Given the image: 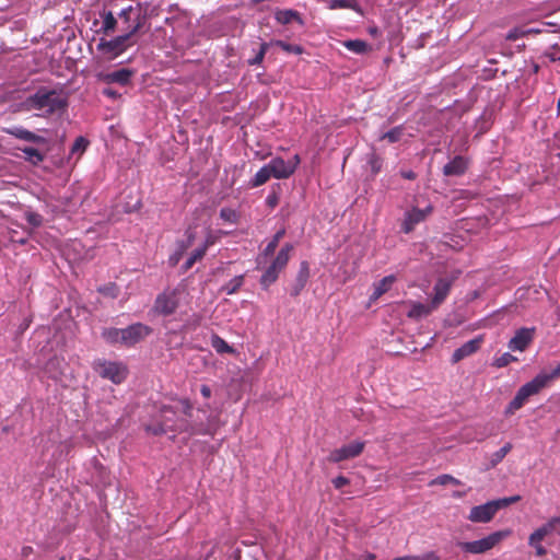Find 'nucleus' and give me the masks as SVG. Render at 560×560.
<instances>
[{
  "label": "nucleus",
  "mask_w": 560,
  "mask_h": 560,
  "mask_svg": "<svg viewBox=\"0 0 560 560\" xmlns=\"http://www.w3.org/2000/svg\"><path fill=\"white\" fill-rule=\"evenodd\" d=\"M343 46L354 52V54H364L368 51L369 49V44L362 39H350V40H346L343 43Z\"/></svg>",
  "instance_id": "obj_34"
},
{
  "label": "nucleus",
  "mask_w": 560,
  "mask_h": 560,
  "mask_svg": "<svg viewBox=\"0 0 560 560\" xmlns=\"http://www.w3.org/2000/svg\"><path fill=\"white\" fill-rule=\"evenodd\" d=\"M88 147V141L83 138V137H79L75 139L74 143L72 144V148H71V153L72 154H81Z\"/></svg>",
  "instance_id": "obj_48"
},
{
  "label": "nucleus",
  "mask_w": 560,
  "mask_h": 560,
  "mask_svg": "<svg viewBox=\"0 0 560 560\" xmlns=\"http://www.w3.org/2000/svg\"><path fill=\"white\" fill-rule=\"evenodd\" d=\"M349 483V479L343 476H338L332 479V485L336 489H341Z\"/></svg>",
  "instance_id": "obj_55"
},
{
  "label": "nucleus",
  "mask_w": 560,
  "mask_h": 560,
  "mask_svg": "<svg viewBox=\"0 0 560 560\" xmlns=\"http://www.w3.org/2000/svg\"><path fill=\"white\" fill-rule=\"evenodd\" d=\"M512 447H513L512 444L508 442L500 450H498L497 452L492 453L488 457V464H487L486 468L487 469L494 468L511 452Z\"/></svg>",
  "instance_id": "obj_28"
},
{
  "label": "nucleus",
  "mask_w": 560,
  "mask_h": 560,
  "mask_svg": "<svg viewBox=\"0 0 560 560\" xmlns=\"http://www.w3.org/2000/svg\"><path fill=\"white\" fill-rule=\"evenodd\" d=\"M215 243V236L209 232L205 238V242L203 244L200 246V247H205V253L207 252V249L212 246L213 244Z\"/></svg>",
  "instance_id": "obj_57"
},
{
  "label": "nucleus",
  "mask_w": 560,
  "mask_h": 560,
  "mask_svg": "<svg viewBox=\"0 0 560 560\" xmlns=\"http://www.w3.org/2000/svg\"><path fill=\"white\" fill-rule=\"evenodd\" d=\"M364 446L365 443L363 441H353L331 451L328 455V460L330 463H340L342 460L354 458L363 452Z\"/></svg>",
  "instance_id": "obj_8"
},
{
  "label": "nucleus",
  "mask_w": 560,
  "mask_h": 560,
  "mask_svg": "<svg viewBox=\"0 0 560 560\" xmlns=\"http://www.w3.org/2000/svg\"><path fill=\"white\" fill-rule=\"evenodd\" d=\"M149 3H137L136 5H128L118 13L119 18V31L128 34L129 36L135 35L142 28L147 20V13Z\"/></svg>",
  "instance_id": "obj_2"
},
{
  "label": "nucleus",
  "mask_w": 560,
  "mask_h": 560,
  "mask_svg": "<svg viewBox=\"0 0 560 560\" xmlns=\"http://www.w3.org/2000/svg\"><path fill=\"white\" fill-rule=\"evenodd\" d=\"M94 371L103 378L120 384L127 377V368L120 362L98 360L94 363Z\"/></svg>",
  "instance_id": "obj_4"
},
{
  "label": "nucleus",
  "mask_w": 560,
  "mask_h": 560,
  "mask_svg": "<svg viewBox=\"0 0 560 560\" xmlns=\"http://www.w3.org/2000/svg\"><path fill=\"white\" fill-rule=\"evenodd\" d=\"M508 535H509L508 530L494 532V533L490 534L489 536L483 537L478 540L460 542L459 547L465 552H469V553H474V555L483 553V552L492 549L497 544H499Z\"/></svg>",
  "instance_id": "obj_5"
},
{
  "label": "nucleus",
  "mask_w": 560,
  "mask_h": 560,
  "mask_svg": "<svg viewBox=\"0 0 560 560\" xmlns=\"http://www.w3.org/2000/svg\"><path fill=\"white\" fill-rule=\"evenodd\" d=\"M186 240L178 241L176 244V249L180 253H185V250L191 246L195 240V232L191 229H188L185 233Z\"/></svg>",
  "instance_id": "obj_42"
},
{
  "label": "nucleus",
  "mask_w": 560,
  "mask_h": 560,
  "mask_svg": "<svg viewBox=\"0 0 560 560\" xmlns=\"http://www.w3.org/2000/svg\"><path fill=\"white\" fill-rule=\"evenodd\" d=\"M466 170L467 161L463 156L458 155L444 165L443 173L446 176H459L463 175Z\"/></svg>",
  "instance_id": "obj_19"
},
{
  "label": "nucleus",
  "mask_w": 560,
  "mask_h": 560,
  "mask_svg": "<svg viewBox=\"0 0 560 560\" xmlns=\"http://www.w3.org/2000/svg\"><path fill=\"white\" fill-rule=\"evenodd\" d=\"M300 162L299 154H295L288 161L280 156L273 158L267 165L273 178L287 179L295 172Z\"/></svg>",
  "instance_id": "obj_6"
},
{
  "label": "nucleus",
  "mask_w": 560,
  "mask_h": 560,
  "mask_svg": "<svg viewBox=\"0 0 560 560\" xmlns=\"http://www.w3.org/2000/svg\"><path fill=\"white\" fill-rule=\"evenodd\" d=\"M404 176L408 179H413L415 178V174L412 172H408V173H405Z\"/></svg>",
  "instance_id": "obj_62"
},
{
  "label": "nucleus",
  "mask_w": 560,
  "mask_h": 560,
  "mask_svg": "<svg viewBox=\"0 0 560 560\" xmlns=\"http://www.w3.org/2000/svg\"><path fill=\"white\" fill-rule=\"evenodd\" d=\"M546 536L537 528L534 533L530 534L528 544L530 547L541 545L542 539Z\"/></svg>",
  "instance_id": "obj_49"
},
{
  "label": "nucleus",
  "mask_w": 560,
  "mask_h": 560,
  "mask_svg": "<svg viewBox=\"0 0 560 560\" xmlns=\"http://www.w3.org/2000/svg\"><path fill=\"white\" fill-rule=\"evenodd\" d=\"M184 253L178 252L177 249L170 256L168 264L171 266H176L182 259Z\"/></svg>",
  "instance_id": "obj_58"
},
{
  "label": "nucleus",
  "mask_w": 560,
  "mask_h": 560,
  "mask_svg": "<svg viewBox=\"0 0 560 560\" xmlns=\"http://www.w3.org/2000/svg\"><path fill=\"white\" fill-rule=\"evenodd\" d=\"M132 77V71L126 68L112 71L102 75V80L108 84L117 83L119 85H127Z\"/></svg>",
  "instance_id": "obj_18"
},
{
  "label": "nucleus",
  "mask_w": 560,
  "mask_h": 560,
  "mask_svg": "<svg viewBox=\"0 0 560 560\" xmlns=\"http://www.w3.org/2000/svg\"><path fill=\"white\" fill-rule=\"evenodd\" d=\"M481 343V338H475L467 342H465L463 346L457 348L453 354H452V362L457 363L460 360H463L466 357H469L470 354L475 353L479 348Z\"/></svg>",
  "instance_id": "obj_16"
},
{
  "label": "nucleus",
  "mask_w": 560,
  "mask_h": 560,
  "mask_svg": "<svg viewBox=\"0 0 560 560\" xmlns=\"http://www.w3.org/2000/svg\"><path fill=\"white\" fill-rule=\"evenodd\" d=\"M515 358L510 353H504L495 360V365L499 368L508 365Z\"/></svg>",
  "instance_id": "obj_53"
},
{
  "label": "nucleus",
  "mask_w": 560,
  "mask_h": 560,
  "mask_svg": "<svg viewBox=\"0 0 560 560\" xmlns=\"http://www.w3.org/2000/svg\"><path fill=\"white\" fill-rule=\"evenodd\" d=\"M100 292L105 295L115 298L117 295V287L115 284L105 285L100 288Z\"/></svg>",
  "instance_id": "obj_54"
},
{
  "label": "nucleus",
  "mask_w": 560,
  "mask_h": 560,
  "mask_svg": "<svg viewBox=\"0 0 560 560\" xmlns=\"http://www.w3.org/2000/svg\"><path fill=\"white\" fill-rule=\"evenodd\" d=\"M211 347L220 354L234 353L233 347H231L223 338L218 335H212L210 340Z\"/></svg>",
  "instance_id": "obj_32"
},
{
  "label": "nucleus",
  "mask_w": 560,
  "mask_h": 560,
  "mask_svg": "<svg viewBox=\"0 0 560 560\" xmlns=\"http://www.w3.org/2000/svg\"><path fill=\"white\" fill-rule=\"evenodd\" d=\"M545 376L547 377V384L560 376V362L555 366V369L550 373L545 372Z\"/></svg>",
  "instance_id": "obj_56"
},
{
  "label": "nucleus",
  "mask_w": 560,
  "mask_h": 560,
  "mask_svg": "<svg viewBox=\"0 0 560 560\" xmlns=\"http://www.w3.org/2000/svg\"><path fill=\"white\" fill-rule=\"evenodd\" d=\"M102 337L112 345L122 343V329L106 328L102 332Z\"/></svg>",
  "instance_id": "obj_35"
},
{
  "label": "nucleus",
  "mask_w": 560,
  "mask_h": 560,
  "mask_svg": "<svg viewBox=\"0 0 560 560\" xmlns=\"http://www.w3.org/2000/svg\"><path fill=\"white\" fill-rule=\"evenodd\" d=\"M520 499H521L520 495H514V497L498 499V500H494V502H495L498 509L501 510L512 503L517 502Z\"/></svg>",
  "instance_id": "obj_50"
},
{
  "label": "nucleus",
  "mask_w": 560,
  "mask_h": 560,
  "mask_svg": "<svg viewBox=\"0 0 560 560\" xmlns=\"http://www.w3.org/2000/svg\"><path fill=\"white\" fill-rule=\"evenodd\" d=\"M275 19L278 23L283 25L290 24L293 21H296L300 24L303 23L299 12L292 9L277 11L275 14Z\"/></svg>",
  "instance_id": "obj_26"
},
{
  "label": "nucleus",
  "mask_w": 560,
  "mask_h": 560,
  "mask_svg": "<svg viewBox=\"0 0 560 560\" xmlns=\"http://www.w3.org/2000/svg\"><path fill=\"white\" fill-rule=\"evenodd\" d=\"M205 247L196 248L183 265L184 271L189 270L197 260L201 259L205 256Z\"/></svg>",
  "instance_id": "obj_40"
},
{
  "label": "nucleus",
  "mask_w": 560,
  "mask_h": 560,
  "mask_svg": "<svg viewBox=\"0 0 560 560\" xmlns=\"http://www.w3.org/2000/svg\"><path fill=\"white\" fill-rule=\"evenodd\" d=\"M24 153V158L26 161L31 162L32 164H38L44 160L43 154L33 147H25L21 149Z\"/></svg>",
  "instance_id": "obj_37"
},
{
  "label": "nucleus",
  "mask_w": 560,
  "mask_h": 560,
  "mask_svg": "<svg viewBox=\"0 0 560 560\" xmlns=\"http://www.w3.org/2000/svg\"><path fill=\"white\" fill-rule=\"evenodd\" d=\"M268 46H269V44H267V43L261 44L260 49L257 52V55L253 59L249 60V65H259V63H261V61L264 60V57H265V54H266V50H267Z\"/></svg>",
  "instance_id": "obj_51"
},
{
  "label": "nucleus",
  "mask_w": 560,
  "mask_h": 560,
  "mask_svg": "<svg viewBox=\"0 0 560 560\" xmlns=\"http://www.w3.org/2000/svg\"><path fill=\"white\" fill-rule=\"evenodd\" d=\"M186 240L178 241L176 244V249L180 253H185V250L191 246L195 240V232L191 229H188L185 233Z\"/></svg>",
  "instance_id": "obj_41"
},
{
  "label": "nucleus",
  "mask_w": 560,
  "mask_h": 560,
  "mask_svg": "<svg viewBox=\"0 0 560 560\" xmlns=\"http://www.w3.org/2000/svg\"><path fill=\"white\" fill-rule=\"evenodd\" d=\"M103 94L105 96L109 97V98H113V100H116V98H118L120 96V94L116 90H114L112 88H105L103 90Z\"/></svg>",
  "instance_id": "obj_59"
},
{
  "label": "nucleus",
  "mask_w": 560,
  "mask_h": 560,
  "mask_svg": "<svg viewBox=\"0 0 560 560\" xmlns=\"http://www.w3.org/2000/svg\"><path fill=\"white\" fill-rule=\"evenodd\" d=\"M131 36L128 34L121 33L120 35L109 39L102 40L98 44V49L106 54L119 55L124 52L129 47V40Z\"/></svg>",
  "instance_id": "obj_12"
},
{
  "label": "nucleus",
  "mask_w": 560,
  "mask_h": 560,
  "mask_svg": "<svg viewBox=\"0 0 560 560\" xmlns=\"http://www.w3.org/2000/svg\"><path fill=\"white\" fill-rule=\"evenodd\" d=\"M409 305L410 308L407 312V316L412 319L423 318L431 314L433 310H435L432 304L425 305L419 302H410Z\"/></svg>",
  "instance_id": "obj_24"
},
{
  "label": "nucleus",
  "mask_w": 560,
  "mask_h": 560,
  "mask_svg": "<svg viewBox=\"0 0 560 560\" xmlns=\"http://www.w3.org/2000/svg\"><path fill=\"white\" fill-rule=\"evenodd\" d=\"M534 328H521L514 337L509 341V348L512 351H524L532 342L534 337Z\"/></svg>",
  "instance_id": "obj_14"
},
{
  "label": "nucleus",
  "mask_w": 560,
  "mask_h": 560,
  "mask_svg": "<svg viewBox=\"0 0 560 560\" xmlns=\"http://www.w3.org/2000/svg\"><path fill=\"white\" fill-rule=\"evenodd\" d=\"M5 132L8 135H11L18 139H21V140H24V141H27V142H34V143H42L44 142V138L25 129V128H22V127H11V128H7L5 129Z\"/></svg>",
  "instance_id": "obj_20"
},
{
  "label": "nucleus",
  "mask_w": 560,
  "mask_h": 560,
  "mask_svg": "<svg viewBox=\"0 0 560 560\" xmlns=\"http://www.w3.org/2000/svg\"><path fill=\"white\" fill-rule=\"evenodd\" d=\"M547 377L545 372L538 373L532 381L525 383L522 387L529 395V397L537 395L542 388L547 386Z\"/></svg>",
  "instance_id": "obj_23"
},
{
  "label": "nucleus",
  "mask_w": 560,
  "mask_h": 560,
  "mask_svg": "<svg viewBox=\"0 0 560 560\" xmlns=\"http://www.w3.org/2000/svg\"><path fill=\"white\" fill-rule=\"evenodd\" d=\"M178 306L177 294L175 291H164L158 295L154 308L164 316L171 315Z\"/></svg>",
  "instance_id": "obj_11"
},
{
  "label": "nucleus",
  "mask_w": 560,
  "mask_h": 560,
  "mask_svg": "<svg viewBox=\"0 0 560 560\" xmlns=\"http://www.w3.org/2000/svg\"><path fill=\"white\" fill-rule=\"evenodd\" d=\"M393 560H439V558L434 552H428L421 556L397 557L394 558Z\"/></svg>",
  "instance_id": "obj_47"
},
{
  "label": "nucleus",
  "mask_w": 560,
  "mask_h": 560,
  "mask_svg": "<svg viewBox=\"0 0 560 560\" xmlns=\"http://www.w3.org/2000/svg\"><path fill=\"white\" fill-rule=\"evenodd\" d=\"M448 483L460 485V481L458 479L454 478L453 476L445 474V475L438 476L430 482L431 486H435V485L445 486Z\"/></svg>",
  "instance_id": "obj_43"
},
{
  "label": "nucleus",
  "mask_w": 560,
  "mask_h": 560,
  "mask_svg": "<svg viewBox=\"0 0 560 560\" xmlns=\"http://www.w3.org/2000/svg\"><path fill=\"white\" fill-rule=\"evenodd\" d=\"M536 553L538 556H544L546 553V549L542 547V545L534 546Z\"/></svg>",
  "instance_id": "obj_61"
},
{
  "label": "nucleus",
  "mask_w": 560,
  "mask_h": 560,
  "mask_svg": "<svg viewBox=\"0 0 560 560\" xmlns=\"http://www.w3.org/2000/svg\"><path fill=\"white\" fill-rule=\"evenodd\" d=\"M453 495H454L455 498H462V497L464 495V493H463V492H459V491H456V492H454V494H453Z\"/></svg>",
  "instance_id": "obj_63"
},
{
  "label": "nucleus",
  "mask_w": 560,
  "mask_h": 560,
  "mask_svg": "<svg viewBox=\"0 0 560 560\" xmlns=\"http://www.w3.org/2000/svg\"><path fill=\"white\" fill-rule=\"evenodd\" d=\"M26 220L33 226H39L43 222L42 215L36 212H28L26 214Z\"/></svg>",
  "instance_id": "obj_52"
},
{
  "label": "nucleus",
  "mask_w": 560,
  "mask_h": 560,
  "mask_svg": "<svg viewBox=\"0 0 560 560\" xmlns=\"http://www.w3.org/2000/svg\"><path fill=\"white\" fill-rule=\"evenodd\" d=\"M220 218L229 223H236L238 220V213L232 208H222L220 210Z\"/></svg>",
  "instance_id": "obj_44"
},
{
  "label": "nucleus",
  "mask_w": 560,
  "mask_h": 560,
  "mask_svg": "<svg viewBox=\"0 0 560 560\" xmlns=\"http://www.w3.org/2000/svg\"><path fill=\"white\" fill-rule=\"evenodd\" d=\"M542 535L548 536L550 534H560V516L552 517L546 524L538 528Z\"/></svg>",
  "instance_id": "obj_36"
},
{
  "label": "nucleus",
  "mask_w": 560,
  "mask_h": 560,
  "mask_svg": "<svg viewBox=\"0 0 560 560\" xmlns=\"http://www.w3.org/2000/svg\"><path fill=\"white\" fill-rule=\"evenodd\" d=\"M102 30L105 34L113 33L116 28L119 30V18L115 16L113 12L107 11L102 14Z\"/></svg>",
  "instance_id": "obj_29"
},
{
  "label": "nucleus",
  "mask_w": 560,
  "mask_h": 560,
  "mask_svg": "<svg viewBox=\"0 0 560 560\" xmlns=\"http://www.w3.org/2000/svg\"><path fill=\"white\" fill-rule=\"evenodd\" d=\"M529 399V395L525 392V389L521 386L520 389L516 392V395L514 398L510 401L508 407L504 410L505 416H512L521 409L526 401Z\"/></svg>",
  "instance_id": "obj_22"
},
{
  "label": "nucleus",
  "mask_w": 560,
  "mask_h": 560,
  "mask_svg": "<svg viewBox=\"0 0 560 560\" xmlns=\"http://www.w3.org/2000/svg\"><path fill=\"white\" fill-rule=\"evenodd\" d=\"M499 511L494 500L481 505L474 506L468 515V520L474 523H488Z\"/></svg>",
  "instance_id": "obj_10"
},
{
  "label": "nucleus",
  "mask_w": 560,
  "mask_h": 560,
  "mask_svg": "<svg viewBox=\"0 0 560 560\" xmlns=\"http://www.w3.org/2000/svg\"><path fill=\"white\" fill-rule=\"evenodd\" d=\"M293 249L292 244H285L277 254L276 258L271 262V267H275L279 272L288 265L290 259V252Z\"/></svg>",
  "instance_id": "obj_25"
},
{
  "label": "nucleus",
  "mask_w": 560,
  "mask_h": 560,
  "mask_svg": "<svg viewBox=\"0 0 560 560\" xmlns=\"http://www.w3.org/2000/svg\"><path fill=\"white\" fill-rule=\"evenodd\" d=\"M152 329L141 323H136L122 329V343L133 346L151 334Z\"/></svg>",
  "instance_id": "obj_9"
},
{
  "label": "nucleus",
  "mask_w": 560,
  "mask_h": 560,
  "mask_svg": "<svg viewBox=\"0 0 560 560\" xmlns=\"http://www.w3.org/2000/svg\"><path fill=\"white\" fill-rule=\"evenodd\" d=\"M308 277V264L306 261H302L296 278L290 289V294L292 296H298L302 292V290L305 288L307 283Z\"/></svg>",
  "instance_id": "obj_17"
},
{
  "label": "nucleus",
  "mask_w": 560,
  "mask_h": 560,
  "mask_svg": "<svg viewBox=\"0 0 560 560\" xmlns=\"http://www.w3.org/2000/svg\"><path fill=\"white\" fill-rule=\"evenodd\" d=\"M279 277V271L275 267L269 266L260 278V284L267 289Z\"/></svg>",
  "instance_id": "obj_38"
},
{
  "label": "nucleus",
  "mask_w": 560,
  "mask_h": 560,
  "mask_svg": "<svg viewBox=\"0 0 560 560\" xmlns=\"http://www.w3.org/2000/svg\"><path fill=\"white\" fill-rule=\"evenodd\" d=\"M372 559H374V555H368L366 560H372Z\"/></svg>",
  "instance_id": "obj_64"
},
{
  "label": "nucleus",
  "mask_w": 560,
  "mask_h": 560,
  "mask_svg": "<svg viewBox=\"0 0 560 560\" xmlns=\"http://www.w3.org/2000/svg\"><path fill=\"white\" fill-rule=\"evenodd\" d=\"M395 280V276L390 275L384 277L378 282H375L373 284V293L370 296V301L375 302L376 300H378L384 293H386L390 289Z\"/></svg>",
  "instance_id": "obj_21"
},
{
  "label": "nucleus",
  "mask_w": 560,
  "mask_h": 560,
  "mask_svg": "<svg viewBox=\"0 0 560 560\" xmlns=\"http://www.w3.org/2000/svg\"><path fill=\"white\" fill-rule=\"evenodd\" d=\"M328 8L330 10L351 9L357 13H362L361 7L357 0H329Z\"/></svg>",
  "instance_id": "obj_30"
},
{
  "label": "nucleus",
  "mask_w": 560,
  "mask_h": 560,
  "mask_svg": "<svg viewBox=\"0 0 560 560\" xmlns=\"http://www.w3.org/2000/svg\"><path fill=\"white\" fill-rule=\"evenodd\" d=\"M200 393L206 399L211 397V388L208 385H201Z\"/></svg>",
  "instance_id": "obj_60"
},
{
  "label": "nucleus",
  "mask_w": 560,
  "mask_h": 560,
  "mask_svg": "<svg viewBox=\"0 0 560 560\" xmlns=\"http://www.w3.org/2000/svg\"><path fill=\"white\" fill-rule=\"evenodd\" d=\"M432 211L433 206L430 202H428L423 208H419L418 206L411 207L404 214L401 231L406 234L412 232L419 223L425 221Z\"/></svg>",
  "instance_id": "obj_7"
},
{
  "label": "nucleus",
  "mask_w": 560,
  "mask_h": 560,
  "mask_svg": "<svg viewBox=\"0 0 560 560\" xmlns=\"http://www.w3.org/2000/svg\"><path fill=\"white\" fill-rule=\"evenodd\" d=\"M402 135V127H395L390 129L389 131L385 132L381 139H386L388 142L394 143L397 142Z\"/></svg>",
  "instance_id": "obj_46"
},
{
  "label": "nucleus",
  "mask_w": 560,
  "mask_h": 560,
  "mask_svg": "<svg viewBox=\"0 0 560 560\" xmlns=\"http://www.w3.org/2000/svg\"><path fill=\"white\" fill-rule=\"evenodd\" d=\"M271 173L269 171L268 165H264L260 167L257 173L254 175V177L250 179V186L252 187H259L267 183L271 178Z\"/></svg>",
  "instance_id": "obj_31"
},
{
  "label": "nucleus",
  "mask_w": 560,
  "mask_h": 560,
  "mask_svg": "<svg viewBox=\"0 0 560 560\" xmlns=\"http://www.w3.org/2000/svg\"><path fill=\"white\" fill-rule=\"evenodd\" d=\"M275 44L289 54L301 55L303 52V48L300 45L289 44L283 40H277Z\"/></svg>",
  "instance_id": "obj_45"
},
{
  "label": "nucleus",
  "mask_w": 560,
  "mask_h": 560,
  "mask_svg": "<svg viewBox=\"0 0 560 560\" xmlns=\"http://www.w3.org/2000/svg\"><path fill=\"white\" fill-rule=\"evenodd\" d=\"M66 106L62 94L47 88L38 89L34 94L26 97L23 107L30 112H36L37 116H49Z\"/></svg>",
  "instance_id": "obj_1"
},
{
  "label": "nucleus",
  "mask_w": 560,
  "mask_h": 560,
  "mask_svg": "<svg viewBox=\"0 0 560 560\" xmlns=\"http://www.w3.org/2000/svg\"><path fill=\"white\" fill-rule=\"evenodd\" d=\"M244 283V276L240 275L231 279L228 283L221 287V292L226 295H232L238 291Z\"/></svg>",
  "instance_id": "obj_33"
},
{
  "label": "nucleus",
  "mask_w": 560,
  "mask_h": 560,
  "mask_svg": "<svg viewBox=\"0 0 560 560\" xmlns=\"http://www.w3.org/2000/svg\"><path fill=\"white\" fill-rule=\"evenodd\" d=\"M542 31H544L542 27L537 26V25H530V24L517 25V26L511 28L506 33L505 38L508 40L514 42V40H517L520 38H523V37H526L529 35L540 34Z\"/></svg>",
  "instance_id": "obj_15"
},
{
  "label": "nucleus",
  "mask_w": 560,
  "mask_h": 560,
  "mask_svg": "<svg viewBox=\"0 0 560 560\" xmlns=\"http://www.w3.org/2000/svg\"><path fill=\"white\" fill-rule=\"evenodd\" d=\"M176 408L186 417V418H183L180 420H177V421H174L173 423L168 424L167 422L168 421H172L171 417L168 416V413H173V411L171 409H164L163 410V413H164V419H165V425L172 430H178V431H191L192 433H202V434H206V433H209L207 430H205L203 428L201 427H195V425H191L189 422H188V419L190 416H191V411H192V406L189 404L188 400H179Z\"/></svg>",
  "instance_id": "obj_3"
},
{
  "label": "nucleus",
  "mask_w": 560,
  "mask_h": 560,
  "mask_svg": "<svg viewBox=\"0 0 560 560\" xmlns=\"http://www.w3.org/2000/svg\"><path fill=\"white\" fill-rule=\"evenodd\" d=\"M284 234H285L284 229H281L273 235L272 240L267 244V246L265 247V249L262 252V255L265 257H268L275 253L280 240L284 236Z\"/></svg>",
  "instance_id": "obj_39"
},
{
  "label": "nucleus",
  "mask_w": 560,
  "mask_h": 560,
  "mask_svg": "<svg viewBox=\"0 0 560 560\" xmlns=\"http://www.w3.org/2000/svg\"><path fill=\"white\" fill-rule=\"evenodd\" d=\"M65 361L58 357L51 358L45 365V371L49 377L57 380L63 372Z\"/></svg>",
  "instance_id": "obj_27"
},
{
  "label": "nucleus",
  "mask_w": 560,
  "mask_h": 560,
  "mask_svg": "<svg viewBox=\"0 0 560 560\" xmlns=\"http://www.w3.org/2000/svg\"><path fill=\"white\" fill-rule=\"evenodd\" d=\"M453 278H440L433 288V298L431 304L434 308H438L448 295L453 285Z\"/></svg>",
  "instance_id": "obj_13"
}]
</instances>
